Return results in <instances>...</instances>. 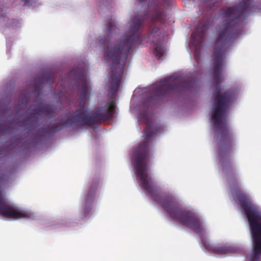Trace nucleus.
Segmentation results:
<instances>
[{"mask_svg": "<svg viewBox=\"0 0 261 261\" xmlns=\"http://www.w3.org/2000/svg\"><path fill=\"white\" fill-rule=\"evenodd\" d=\"M138 5L143 9V13H140L135 16H132L130 21V30L125 36V38L119 40L115 45H109L107 37L101 38L100 42L103 45H107L104 49V57L107 61L111 62V86L110 90L115 93L118 89L124 68L128 55L134 44L139 45L142 39L139 32L143 27L145 20L150 19L152 23L147 34V38L144 40L150 42L155 46L154 54L161 58L164 54V48L161 39L160 29L153 24L154 22H159L165 23L166 22V13L159 5L153 6L152 12H149L148 15L146 11L152 8V5L147 3V0H136Z\"/></svg>", "mask_w": 261, "mask_h": 261, "instance_id": "f03ea898", "label": "nucleus"}, {"mask_svg": "<svg viewBox=\"0 0 261 261\" xmlns=\"http://www.w3.org/2000/svg\"><path fill=\"white\" fill-rule=\"evenodd\" d=\"M209 24L207 22H200L192 35L193 43L195 46L194 57L196 60L198 61L200 57V48L204 40L206 31L209 28Z\"/></svg>", "mask_w": 261, "mask_h": 261, "instance_id": "1a4fd4ad", "label": "nucleus"}, {"mask_svg": "<svg viewBox=\"0 0 261 261\" xmlns=\"http://www.w3.org/2000/svg\"><path fill=\"white\" fill-rule=\"evenodd\" d=\"M198 79L186 81L181 76L174 74L161 80L155 83L152 88V95L150 98L152 100H160L172 90L182 89L192 91L196 86Z\"/></svg>", "mask_w": 261, "mask_h": 261, "instance_id": "423d86ee", "label": "nucleus"}, {"mask_svg": "<svg viewBox=\"0 0 261 261\" xmlns=\"http://www.w3.org/2000/svg\"><path fill=\"white\" fill-rule=\"evenodd\" d=\"M20 112H21L20 110H17V111L16 112V115H19V114L20 113Z\"/></svg>", "mask_w": 261, "mask_h": 261, "instance_id": "2eb2a0df", "label": "nucleus"}, {"mask_svg": "<svg viewBox=\"0 0 261 261\" xmlns=\"http://www.w3.org/2000/svg\"><path fill=\"white\" fill-rule=\"evenodd\" d=\"M108 25L107 30L108 36L110 37L113 34H116L119 32V30L115 25V23L112 19L107 21Z\"/></svg>", "mask_w": 261, "mask_h": 261, "instance_id": "9d476101", "label": "nucleus"}, {"mask_svg": "<svg viewBox=\"0 0 261 261\" xmlns=\"http://www.w3.org/2000/svg\"><path fill=\"white\" fill-rule=\"evenodd\" d=\"M45 81L47 84L51 85L55 81L54 75L51 73H46L43 75L36 77L32 84V87L33 88L32 92L27 93L26 94L24 95L21 93L20 95L21 105L20 109L25 107V105L30 100V97L33 95H37L35 101V102H37L38 97L42 93L41 90L43 87Z\"/></svg>", "mask_w": 261, "mask_h": 261, "instance_id": "6e6552de", "label": "nucleus"}, {"mask_svg": "<svg viewBox=\"0 0 261 261\" xmlns=\"http://www.w3.org/2000/svg\"><path fill=\"white\" fill-rule=\"evenodd\" d=\"M156 133V128L148 123L147 127L144 129L145 137L147 139L155 135Z\"/></svg>", "mask_w": 261, "mask_h": 261, "instance_id": "9b49d317", "label": "nucleus"}, {"mask_svg": "<svg viewBox=\"0 0 261 261\" xmlns=\"http://www.w3.org/2000/svg\"><path fill=\"white\" fill-rule=\"evenodd\" d=\"M148 148L135 149L132 161L138 179L141 181V188L150 195L154 201L162 205L172 219L196 231L200 237L203 245L206 250L218 255H226L232 252V248L226 245L213 246L205 240L202 234L204 228L199 217L191 211L182 209L173 195L169 193H160L151 177L148 176Z\"/></svg>", "mask_w": 261, "mask_h": 261, "instance_id": "7ed1b4c3", "label": "nucleus"}, {"mask_svg": "<svg viewBox=\"0 0 261 261\" xmlns=\"http://www.w3.org/2000/svg\"><path fill=\"white\" fill-rule=\"evenodd\" d=\"M233 196L240 203L250 224L253 242V250L250 261H261V215L257 207L243 191L233 192Z\"/></svg>", "mask_w": 261, "mask_h": 261, "instance_id": "39448f33", "label": "nucleus"}, {"mask_svg": "<svg viewBox=\"0 0 261 261\" xmlns=\"http://www.w3.org/2000/svg\"><path fill=\"white\" fill-rule=\"evenodd\" d=\"M1 15V12H0V15Z\"/></svg>", "mask_w": 261, "mask_h": 261, "instance_id": "dca6fc26", "label": "nucleus"}, {"mask_svg": "<svg viewBox=\"0 0 261 261\" xmlns=\"http://www.w3.org/2000/svg\"><path fill=\"white\" fill-rule=\"evenodd\" d=\"M31 106L26 111L24 115V119L22 121L16 119L13 122L9 123L10 125L14 123H19L20 126L24 128V130L29 132L36 129L40 125V120L43 116L49 115L53 118L55 114L57 107L50 104L41 105L40 106L32 108Z\"/></svg>", "mask_w": 261, "mask_h": 261, "instance_id": "0eeeda50", "label": "nucleus"}, {"mask_svg": "<svg viewBox=\"0 0 261 261\" xmlns=\"http://www.w3.org/2000/svg\"><path fill=\"white\" fill-rule=\"evenodd\" d=\"M11 115H7L5 112V108L3 107L0 112V122L4 121V119H7L8 117H10Z\"/></svg>", "mask_w": 261, "mask_h": 261, "instance_id": "ddd939ff", "label": "nucleus"}, {"mask_svg": "<svg viewBox=\"0 0 261 261\" xmlns=\"http://www.w3.org/2000/svg\"><path fill=\"white\" fill-rule=\"evenodd\" d=\"M81 92L80 108L75 111L72 114L67 116V119L62 124H54L44 128V132L47 134L56 133L60 131L64 126H76L79 127H93L99 125L102 121H107L113 118L116 106L114 101H110L105 106L98 108L94 112L89 113L88 110H84L88 93V86L86 81L82 77L78 81Z\"/></svg>", "mask_w": 261, "mask_h": 261, "instance_id": "20e7f679", "label": "nucleus"}, {"mask_svg": "<svg viewBox=\"0 0 261 261\" xmlns=\"http://www.w3.org/2000/svg\"><path fill=\"white\" fill-rule=\"evenodd\" d=\"M246 13H221L222 23L218 27L219 33L214 43L211 62V75L216 84V95L213 104L212 119L218 133V154L222 168L227 174L235 172L231 160L234 148L233 135L227 120L229 107L234 98V92L228 90L222 93L220 88L223 79L221 76L226 53L230 45L241 33L238 20Z\"/></svg>", "mask_w": 261, "mask_h": 261, "instance_id": "f257e3e1", "label": "nucleus"}, {"mask_svg": "<svg viewBox=\"0 0 261 261\" xmlns=\"http://www.w3.org/2000/svg\"><path fill=\"white\" fill-rule=\"evenodd\" d=\"M97 187V184H93L91 186L87 197V202H88L90 200L93 199Z\"/></svg>", "mask_w": 261, "mask_h": 261, "instance_id": "f8f14e48", "label": "nucleus"}, {"mask_svg": "<svg viewBox=\"0 0 261 261\" xmlns=\"http://www.w3.org/2000/svg\"><path fill=\"white\" fill-rule=\"evenodd\" d=\"M22 2H24L25 4L31 5L34 3V0H22Z\"/></svg>", "mask_w": 261, "mask_h": 261, "instance_id": "4468645a", "label": "nucleus"}]
</instances>
